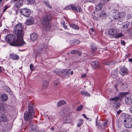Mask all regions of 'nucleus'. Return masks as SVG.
I'll return each mask as SVG.
<instances>
[{"label":"nucleus","mask_w":132,"mask_h":132,"mask_svg":"<svg viewBox=\"0 0 132 132\" xmlns=\"http://www.w3.org/2000/svg\"><path fill=\"white\" fill-rule=\"evenodd\" d=\"M5 39L8 43H9L11 46H22L25 45L26 44L25 42L21 43L18 38H16L14 35L13 34L7 35L5 37Z\"/></svg>","instance_id":"obj_1"},{"label":"nucleus","mask_w":132,"mask_h":132,"mask_svg":"<svg viewBox=\"0 0 132 132\" xmlns=\"http://www.w3.org/2000/svg\"><path fill=\"white\" fill-rule=\"evenodd\" d=\"M130 92L120 93L118 96H115L110 98V100L113 104V106L116 108L119 107L121 101V98L130 96Z\"/></svg>","instance_id":"obj_2"},{"label":"nucleus","mask_w":132,"mask_h":132,"mask_svg":"<svg viewBox=\"0 0 132 132\" xmlns=\"http://www.w3.org/2000/svg\"><path fill=\"white\" fill-rule=\"evenodd\" d=\"M23 29V27L21 23H19L15 26L13 30L14 33L18 39H19L22 43L24 42L23 39L24 34Z\"/></svg>","instance_id":"obj_3"},{"label":"nucleus","mask_w":132,"mask_h":132,"mask_svg":"<svg viewBox=\"0 0 132 132\" xmlns=\"http://www.w3.org/2000/svg\"><path fill=\"white\" fill-rule=\"evenodd\" d=\"M112 16L113 18L116 20H117L119 21L118 24H121L122 22L124 20L126 14L124 12H119L116 10H113L112 11Z\"/></svg>","instance_id":"obj_4"},{"label":"nucleus","mask_w":132,"mask_h":132,"mask_svg":"<svg viewBox=\"0 0 132 132\" xmlns=\"http://www.w3.org/2000/svg\"><path fill=\"white\" fill-rule=\"evenodd\" d=\"M42 24L43 29L45 31L49 30L50 29L51 25L49 23L51 19V16L50 15L43 16L42 18Z\"/></svg>","instance_id":"obj_5"},{"label":"nucleus","mask_w":132,"mask_h":132,"mask_svg":"<svg viewBox=\"0 0 132 132\" xmlns=\"http://www.w3.org/2000/svg\"><path fill=\"white\" fill-rule=\"evenodd\" d=\"M64 9L67 10H69L71 9L75 12H81L82 10V9L80 6H76L74 4H72L66 6Z\"/></svg>","instance_id":"obj_6"},{"label":"nucleus","mask_w":132,"mask_h":132,"mask_svg":"<svg viewBox=\"0 0 132 132\" xmlns=\"http://www.w3.org/2000/svg\"><path fill=\"white\" fill-rule=\"evenodd\" d=\"M31 113H29L27 111H25L24 113V120L27 122L32 123V122L31 121L33 118V116Z\"/></svg>","instance_id":"obj_7"},{"label":"nucleus","mask_w":132,"mask_h":132,"mask_svg":"<svg viewBox=\"0 0 132 132\" xmlns=\"http://www.w3.org/2000/svg\"><path fill=\"white\" fill-rule=\"evenodd\" d=\"M125 126L127 128H129L132 127V119L127 118L124 120Z\"/></svg>","instance_id":"obj_8"},{"label":"nucleus","mask_w":132,"mask_h":132,"mask_svg":"<svg viewBox=\"0 0 132 132\" xmlns=\"http://www.w3.org/2000/svg\"><path fill=\"white\" fill-rule=\"evenodd\" d=\"M20 13L21 14L27 17H28L31 14L30 11L26 8L22 9Z\"/></svg>","instance_id":"obj_9"},{"label":"nucleus","mask_w":132,"mask_h":132,"mask_svg":"<svg viewBox=\"0 0 132 132\" xmlns=\"http://www.w3.org/2000/svg\"><path fill=\"white\" fill-rule=\"evenodd\" d=\"M120 74L123 76L127 74L128 73L127 69L124 66L121 67L119 71Z\"/></svg>","instance_id":"obj_10"},{"label":"nucleus","mask_w":132,"mask_h":132,"mask_svg":"<svg viewBox=\"0 0 132 132\" xmlns=\"http://www.w3.org/2000/svg\"><path fill=\"white\" fill-rule=\"evenodd\" d=\"M130 96H127L125 100V102L126 104L130 105L132 103V94L130 95Z\"/></svg>","instance_id":"obj_11"},{"label":"nucleus","mask_w":132,"mask_h":132,"mask_svg":"<svg viewBox=\"0 0 132 132\" xmlns=\"http://www.w3.org/2000/svg\"><path fill=\"white\" fill-rule=\"evenodd\" d=\"M24 0H13L14 2H15V6L17 8H20L22 5Z\"/></svg>","instance_id":"obj_12"},{"label":"nucleus","mask_w":132,"mask_h":132,"mask_svg":"<svg viewBox=\"0 0 132 132\" xmlns=\"http://www.w3.org/2000/svg\"><path fill=\"white\" fill-rule=\"evenodd\" d=\"M34 22V19L32 17H30L26 20V23L29 25L33 24Z\"/></svg>","instance_id":"obj_13"},{"label":"nucleus","mask_w":132,"mask_h":132,"mask_svg":"<svg viewBox=\"0 0 132 132\" xmlns=\"http://www.w3.org/2000/svg\"><path fill=\"white\" fill-rule=\"evenodd\" d=\"M34 106L33 105H31L30 104H29L28 111V112L29 113L34 115L35 114V111L34 110Z\"/></svg>","instance_id":"obj_14"},{"label":"nucleus","mask_w":132,"mask_h":132,"mask_svg":"<svg viewBox=\"0 0 132 132\" xmlns=\"http://www.w3.org/2000/svg\"><path fill=\"white\" fill-rule=\"evenodd\" d=\"M7 118L6 115L3 114H1L0 115V121L2 122L6 121Z\"/></svg>","instance_id":"obj_15"},{"label":"nucleus","mask_w":132,"mask_h":132,"mask_svg":"<svg viewBox=\"0 0 132 132\" xmlns=\"http://www.w3.org/2000/svg\"><path fill=\"white\" fill-rule=\"evenodd\" d=\"M66 70L65 69L60 70L57 69L55 70V72L57 75H63L65 72Z\"/></svg>","instance_id":"obj_16"},{"label":"nucleus","mask_w":132,"mask_h":132,"mask_svg":"<svg viewBox=\"0 0 132 132\" xmlns=\"http://www.w3.org/2000/svg\"><path fill=\"white\" fill-rule=\"evenodd\" d=\"M117 33V30L114 28L110 29L108 31L109 34L111 35H116Z\"/></svg>","instance_id":"obj_17"},{"label":"nucleus","mask_w":132,"mask_h":132,"mask_svg":"<svg viewBox=\"0 0 132 132\" xmlns=\"http://www.w3.org/2000/svg\"><path fill=\"white\" fill-rule=\"evenodd\" d=\"M90 47L92 53H95L97 49L96 45L95 44H92L90 45Z\"/></svg>","instance_id":"obj_18"},{"label":"nucleus","mask_w":132,"mask_h":132,"mask_svg":"<svg viewBox=\"0 0 132 132\" xmlns=\"http://www.w3.org/2000/svg\"><path fill=\"white\" fill-rule=\"evenodd\" d=\"M10 56V58L14 60H18L19 59V56L16 54H11Z\"/></svg>","instance_id":"obj_19"},{"label":"nucleus","mask_w":132,"mask_h":132,"mask_svg":"<svg viewBox=\"0 0 132 132\" xmlns=\"http://www.w3.org/2000/svg\"><path fill=\"white\" fill-rule=\"evenodd\" d=\"M99 16L101 18L103 19H106L107 17L106 12L104 11H102L101 13H100Z\"/></svg>","instance_id":"obj_20"},{"label":"nucleus","mask_w":132,"mask_h":132,"mask_svg":"<svg viewBox=\"0 0 132 132\" xmlns=\"http://www.w3.org/2000/svg\"><path fill=\"white\" fill-rule=\"evenodd\" d=\"M38 37V35L35 33H33L30 35V38L31 39L33 42L35 41Z\"/></svg>","instance_id":"obj_21"},{"label":"nucleus","mask_w":132,"mask_h":132,"mask_svg":"<svg viewBox=\"0 0 132 132\" xmlns=\"http://www.w3.org/2000/svg\"><path fill=\"white\" fill-rule=\"evenodd\" d=\"M92 65L94 69L98 67L99 64L97 61H93L92 63Z\"/></svg>","instance_id":"obj_22"},{"label":"nucleus","mask_w":132,"mask_h":132,"mask_svg":"<svg viewBox=\"0 0 132 132\" xmlns=\"http://www.w3.org/2000/svg\"><path fill=\"white\" fill-rule=\"evenodd\" d=\"M2 100L3 101H5L7 100L8 97L7 95L5 94H3L1 96Z\"/></svg>","instance_id":"obj_23"},{"label":"nucleus","mask_w":132,"mask_h":132,"mask_svg":"<svg viewBox=\"0 0 132 132\" xmlns=\"http://www.w3.org/2000/svg\"><path fill=\"white\" fill-rule=\"evenodd\" d=\"M66 103V102L64 100H61L59 101L57 103V105L60 107L61 106L65 104Z\"/></svg>","instance_id":"obj_24"},{"label":"nucleus","mask_w":132,"mask_h":132,"mask_svg":"<svg viewBox=\"0 0 132 132\" xmlns=\"http://www.w3.org/2000/svg\"><path fill=\"white\" fill-rule=\"evenodd\" d=\"M5 112V108H4V106L3 104L0 105V113L3 114Z\"/></svg>","instance_id":"obj_25"},{"label":"nucleus","mask_w":132,"mask_h":132,"mask_svg":"<svg viewBox=\"0 0 132 132\" xmlns=\"http://www.w3.org/2000/svg\"><path fill=\"white\" fill-rule=\"evenodd\" d=\"M69 26L71 27L73 29L77 30H78L79 29V27L77 25L73 23L69 24Z\"/></svg>","instance_id":"obj_26"},{"label":"nucleus","mask_w":132,"mask_h":132,"mask_svg":"<svg viewBox=\"0 0 132 132\" xmlns=\"http://www.w3.org/2000/svg\"><path fill=\"white\" fill-rule=\"evenodd\" d=\"M48 83L46 80H44L43 81L42 87L43 89L46 88L48 86Z\"/></svg>","instance_id":"obj_27"},{"label":"nucleus","mask_w":132,"mask_h":132,"mask_svg":"<svg viewBox=\"0 0 132 132\" xmlns=\"http://www.w3.org/2000/svg\"><path fill=\"white\" fill-rule=\"evenodd\" d=\"M102 4L100 3L96 6L95 10L96 11H98L101 9L102 7Z\"/></svg>","instance_id":"obj_28"},{"label":"nucleus","mask_w":132,"mask_h":132,"mask_svg":"<svg viewBox=\"0 0 132 132\" xmlns=\"http://www.w3.org/2000/svg\"><path fill=\"white\" fill-rule=\"evenodd\" d=\"M38 130L37 128V126L35 125H33L32 127L31 132H37Z\"/></svg>","instance_id":"obj_29"},{"label":"nucleus","mask_w":132,"mask_h":132,"mask_svg":"<svg viewBox=\"0 0 132 132\" xmlns=\"http://www.w3.org/2000/svg\"><path fill=\"white\" fill-rule=\"evenodd\" d=\"M44 2L46 6L49 8L50 9L52 8V6L50 5L49 2L48 1L45 0L44 1Z\"/></svg>","instance_id":"obj_30"},{"label":"nucleus","mask_w":132,"mask_h":132,"mask_svg":"<svg viewBox=\"0 0 132 132\" xmlns=\"http://www.w3.org/2000/svg\"><path fill=\"white\" fill-rule=\"evenodd\" d=\"M80 93L84 96H90V94L89 93L85 91H81V92Z\"/></svg>","instance_id":"obj_31"},{"label":"nucleus","mask_w":132,"mask_h":132,"mask_svg":"<svg viewBox=\"0 0 132 132\" xmlns=\"http://www.w3.org/2000/svg\"><path fill=\"white\" fill-rule=\"evenodd\" d=\"M130 25V22L128 21L126 22L122 26L124 28H127Z\"/></svg>","instance_id":"obj_32"},{"label":"nucleus","mask_w":132,"mask_h":132,"mask_svg":"<svg viewBox=\"0 0 132 132\" xmlns=\"http://www.w3.org/2000/svg\"><path fill=\"white\" fill-rule=\"evenodd\" d=\"M35 1V0H27L26 3L30 5L34 4Z\"/></svg>","instance_id":"obj_33"},{"label":"nucleus","mask_w":132,"mask_h":132,"mask_svg":"<svg viewBox=\"0 0 132 132\" xmlns=\"http://www.w3.org/2000/svg\"><path fill=\"white\" fill-rule=\"evenodd\" d=\"M83 122V120L82 119H80L79 120V123L77 125L78 127H80Z\"/></svg>","instance_id":"obj_34"},{"label":"nucleus","mask_w":132,"mask_h":132,"mask_svg":"<svg viewBox=\"0 0 132 132\" xmlns=\"http://www.w3.org/2000/svg\"><path fill=\"white\" fill-rule=\"evenodd\" d=\"M105 64L108 65L109 67H111L113 65L114 63L112 62H106L105 63Z\"/></svg>","instance_id":"obj_35"},{"label":"nucleus","mask_w":132,"mask_h":132,"mask_svg":"<svg viewBox=\"0 0 132 132\" xmlns=\"http://www.w3.org/2000/svg\"><path fill=\"white\" fill-rule=\"evenodd\" d=\"M123 36V35L122 34L118 33L115 35V37L117 38H118Z\"/></svg>","instance_id":"obj_36"},{"label":"nucleus","mask_w":132,"mask_h":132,"mask_svg":"<svg viewBox=\"0 0 132 132\" xmlns=\"http://www.w3.org/2000/svg\"><path fill=\"white\" fill-rule=\"evenodd\" d=\"M30 70L33 71L35 69V68L32 64H31L30 65Z\"/></svg>","instance_id":"obj_37"},{"label":"nucleus","mask_w":132,"mask_h":132,"mask_svg":"<svg viewBox=\"0 0 132 132\" xmlns=\"http://www.w3.org/2000/svg\"><path fill=\"white\" fill-rule=\"evenodd\" d=\"M60 81L59 79H57L54 81L53 82V84L54 86H56L59 82Z\"/></svg>","instance_id":"obj_38"},{"label":"nucleus","mask_w":132,"mask_h":132,"mask_svg":"<svg viewBox=\"0 0 132 132\" xmlns=\"http://www.w3.org/2000/svg\"><path fill=\"white\" fill-rule=\"evenodd\" d=\"M83 108V106L82 105H81L79 106L76 109V110L77 111H80Z\"/></svg>","instance_id":"obj_39"},{"label":"nucleus","mask_w":132,"mask_h":132,"mask_svg":"<svg viewBox=\"0 0 132 132\" xmlns=\"http://www.w3.org/2000/svg\"><path fill=\"white\" fill-rule=\"evenodd\" d=\"M71 71V69H69L68 70H66V72L65 74H64V75H65L66 76H68L70 75V72Z\"/></svg>","instance_id":"obj_40"},{"label":"nucleus","mask_w":132,"mask_h":132,"mask_svg":"<svg viewBox=\"0 0 132 132\" xmlns=\"http://www.w3.org/2000/svg\"><path fill=\"white\" fill-rule=\"evenodd\" d=\"M46 50V48L45 47L43 48L42 47L40 49H38V51L39 52H41L43 51H45Z\"/></svg>","instance_id":"obj_41"},{"label":"nucleus","mask_w":132,"mask_h":132,"mask_svg":"<svg viewBox=\"0 0 132 132\" xmlns=\"http://www.w3.org/2000/svg\"><path fill=\"white\" fill-rule=\"evenodd\" d=\"M117 72L115 71H112L111 73V75L112 76H116L117 75Z\"/></svg>","instance_id":"obj_42"},{"label":"nucleus","mask_w":132,"mask_h":132,"mask_svg":"<svg viewBox=\"0 0 132 132\" xmlns=\"http://www.w3.org/2000/svg\"><path fill=\"white\" fill-rule=\"evenodd\" d=\"M78 52V50H72L71 52L70 53L72 54H75L76 53Z\"/></svg>","instance_id":"obj_43"},{"label":"nucleus","mask_w":132,"mask_h":132,"mask_svg":"<svg viewBox=\"0 0 132 132\" xmlns=\"http://www.w3.org/2000/svg\"><path fill=\"white\" fill-rule=\"evenodd\" d=\"M108 123V121L107 120L105 121L104 123H103V125L104 126V128H105L107 124Z\"/></svg>","instance_id":"obj_44"},{"label":"nucleus","mask_w":132,"mask_h":132,"mask_svg":"<svg viewBox=\"0 0 132 132\" xmlns=\"http://www.w3.org/2000/svg\"><path fill=\"white\" fill-rule=\"evenodd\" d=\"M124 82L122 81H120L118 83V85L120 86H122L124 85Z\"/></svg>","instance_id":"obj_45"},{"label":"nucleus","mask_w":132,"mask_h":132,"mask_svg":"<svg viewBox=\"0 0 132 132\" xmlns=\"http://www.w3.org/2000/svg\"><path fill=\"white\" fill-rule=\"evenodd\" d=\"M79 42H80L78 40H76L75 41L74 43L75 44H79Z\"/></svg>","instance_id":"obj_46"},{"label":"nucleus","mask_w":132,"mask_h":132,"mask_svg":"<svg viewBox=\"0 0 132 132\" xmlns=\"http://www.w3.org/2000/svg\"><path fill=\"white\" fill-rule=\"evenodd\" d=\"M110 1V0H102V3L104 4L107 3L108 2Z\"/></svg>","instance_id":"obj_47"},{"label":"nucleus","mask_w":132,"mask_h":132,"mask_svg":"<svg viewBox=\"0 0 132 132\" xmlns=\"http://www.w3.org/2000/svg\"><path fill=\"white\" fill-rule=\"evenodd\" d=\"M96 0H86V1L87 2H94Z\"/></svg>","instance_id":"obj_48"},{"label":"nucleus","mask_w":132,"mask_h":132,"mask_svg":"<svg viewBox=\"0 0 132 132\" xmlns=\"http://www.w3.org/2000/svg\"><path fill=\"white\" fill-rule=\"evenodd\" d=\"M62 24L64 28L65 29H67V26L65 25V23L63 22Z\"/></svg>","instance_id":"obj_49"},{"label":"nucleus","mask_w":132,"mask_h":132,"mask_svg":"<svg viewBox=\"0 0 132 132\" xmlns=\"http://www.w3.org/2000/svg\"><path fill=\"white\" fill-rule=\"evenodd\" d=\"M128 32L130 34L132 35V28L129 29L128 30Z\"/></svg>","instance_id":"obj_50"},{"label":"nucleus","mask_w":132,"mask_h":132,"mask_svg":"<svg viewBox=\"0 0 132 132\" xmlns=\"http://www.w3.org/2000/svg\"><path fill=\"white\" fill-rule=\"evenodd\" d=\"M121 132H129V131L126 129H124Z\"/></svg>","instance_id":"obj_51"},{"label":"nucleus","mask_w":132,"mask_h":132,"mask_svg":"<svg viewBox=\"0 0 132 132\" xmlns=\"http://www.w3.org/2000/svg\"><path fill=\"white\" fill-rule=\"evenodd\" d=\"M86 74H82V75L81 76V77L82 78H84L86 77Z\"/></svg>","instance_id":"obj_52"},{"label":"nucleus","mask_w":132,"mask_h":132,"mask_svg":"<svg viewBox=\"0 0 132 132\" xmlns=\"http://www.w3.org/2000/svg\"><path fill=\"white\" fill-rule=\"evenodd\" d=\"M129 111L130 113H132V106L129 108Z\"/></svg>","instance_id":"obj_53"},{"label":"nucleus","mask_w":132,"mask_h":132,"mask_svg":"<svg viewBox=\"0 0 132 132\" xmlns=\"http://www.w3.org/2000/svg\"><path fill=\"white\" fill-rule=\"evenodd\" d=\"M121 44L123 45H125V43L124 41H121Z\"/></svg>","instance_id":"obj_54"},{"label":"nucleus","mask_w":132,"mask_h":132,"mask_svg":"<svg viewBox=\"0 0 132 132\" xmlns=\"http://www.w3.org/2000/svg\"><path fill=\"white\" fill-rule=\"evenodd\" d=\"M121 112V111L120 110L117 111V115H119Z\"/></svg>","instance_id":"obj_55"},{"label":"nucleus","mask_w":132,"mask_h":132,"mask_svg":"<svg viewBox=\"0 0 132 132\" xmlns=\"http://www.w3.org/2000/svg\"><path fill=\"white\" fill-rule=\"evenodd\" d=\"M82 116L84 117V118H87V117H86V116L84 114H82Z\"/></svg>","instance_id":"obj_56"},{"label":"nucleus","mask_w":132,"mask_h":132,"mask_svg":"<svg viewBox=\"0 0 132 132\" xmlns=\"http://www.w3.org/2000/svg\"><path fill=\"white\" fill-rule=\"evenodd\" d=\"M7 8H8V7H7V6H5L3 10V11H5L7 9Z\"/></svg>","instance_id":"obj_57"},{"label":"nucleus","mask_w":132,"mask_h":132,"mask_svg":"<svg viewBox=\"0 0 132 132\" xmlns=\"http://www.w3.org/2000/svg\"><path fill=\"white\" fill-rule=\"evenodd\" d=\"M128 61L132 63V58H130L129 59Z\"/></svg>","instance_id":"obj_58"},{"label":"nucleus","mask_w":132,"mask_h":132,"mask_svg":"<svg viewBox=\"0 0 132 132\" xmlns=\"http://www.w3.org/2000/svg\"><path fill=\"white\" fill-rule=\"evenodd\" d=\"M98 128L99 127H100L102 126V124H99V125H98Z\"/></svg>","instance_id":"obj_59"},{"label":"nucleus","mask_w":132,"mask_h":132,"mask_svg":"<svg viewBox=\"0 0 132 132\" xmlns=\"http://www.w3.org/2000/svg\"><path fill=\"white\" fill-rule=\"evenodd\" d=\"M2 71V68H1V67H0V73Z\"/></svg>","instance_id":"obj_60"},{"label":"nucleus","mask_w":132,"mask_h":132,"mask_svg":"<svg viewBox=\"0 0 132 132\" xmlns=\"http://www.w3.org/2000/svg\"><path fill=\"white\" fill-rule=\"evenodd\" d=\"M50 129L51 130L53 131L54 130V128L53 127H52L50 128Z\"/></svg>","instance_id":"obj_61"},{"label":"nucleus","mask_w":132,"mask_h":132,"mask_svg":"<svg viewBox=\"0 0 132 132\" xmlns=\"http://www.w3.org/2000/svg\"><path fill=\"white\" fill-rule=\"evenodd\" d=\"M4 0H0V4L2 3H3V1H4Z\"/></svg>","instance_id":"obj_62"},{"label":"nucleus","mask_w":132,"mask_h":132,"mask_svg":"<svg viewBox=\"0 0 132 132\" xmlns=\"http://www.w3.org/2000/svg\"><path fill=\"white\" fill-rule=\"evenodd\" d=\"M99 124H100V123H98L97 122H96V125L97 126H98V125H99Z\"/></svg>","instance_id":"obj_63"},{"label":"nucleus","mask_w":132,"mask_h":132,"mask_svg":"<svg viewBox=\"0 0 132 132\" xmlns=\"http://www.w3.org/2000/svg\"><path fill=\"white\" fill-rule=\"evenodd\" d=\"M70 73L71 75H72L73 73V71H71L70 72Z\"/></svg>","instance_id":"obj_64"}]
</instances>
